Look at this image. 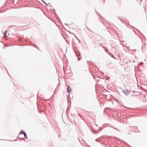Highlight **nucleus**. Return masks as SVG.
Segmentation results:
<instances>
[{
	"mask_svg": "<svg viewBox=\"0 0 147 147\" xmlns=\"http://www.w3.org/2000/svg\"><path fill=\"white\" fill-rule=\"evenodd\" d=\"M67 90L68 92H70L71 90V88L68 86H67Z\"/></svg>",
	"mask_w": 147,
	"mask_h": 147,
	"instance_id": "obj_2",
	"label": "nucleus"
},
{
	"mask_svg": "<svg viewBox=\"0 0 147 147\" xmlns=\"http://www.w3.org/2000/svg\"><path fill=\"white\" fill-rule=\"evenodd\" d=\"M25 132H24L23 131H21L20 132V134L19 136H20L21 135V134H24V133H25Z\"/></svg>",
	"mask_w": 147,
	"mask_h": 147,
	"instance_id": "obj_4",
	"label": "nucleus"
},
{
	"mask_svg": "<svg viewBox=\"0 0 147 147\" xmlns=\"http://www.w3.org/2000/svg\"><path fill=\"white\" fill-rule=\"evenodd\" d=\"M25 132H24L23 131H21L20 132V134L19 136H20L21 135V134H24V133H25Z\"/></svg>",
	"mask_w": 147,
	"mask_h": 147,
	"instance_id": "obj_3",
	"label": "nucleus"
},
{
	"mask_svg": "<svg viewBox=\"0 0 147 147\" xmlns=\"http://www.w3.org/2000/svg\"><path fill=\"white\" fill-rule=\"evenodd\" d=\"M7 31H6L4 33V36L5 37H6V33Z\"/></svg>",
	"mask_w": 147,
	"mask_h": 147,
	"instance_id": "obj_5",
	"label": "nucleus"
},
{
	"mask_svg": "<svg viewBox=\"0 0 147 147\" xmlns=\"http://www.w3.org/2000/svg\"><path fill=\"white\" fill-rule=\"evenodd\" d=\"M123 92L126 95H128L130 92V91L127 89L124 90Z\"/></svg>",
	"mask_w": 147,
	"mask_h": 147,
	"instance_id": "obj_1",
	"label": "nucleus"
},
{
	"mask_svg": "<svg viewBox=\"0 0 147 147\" xmlns=\"http://www.w3.org/2000/svg\"><path fill=\"white\" fill-rule=\"evenodd\" d=\"M24 137H25V136H26V134L25 133H24Z\"/></svg>",
	"mask_w": 147,
	"mask_h": 147,
	"instance_id": "obj_6",
	"label": "nucleus"
}]
</instances>
